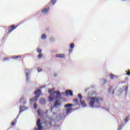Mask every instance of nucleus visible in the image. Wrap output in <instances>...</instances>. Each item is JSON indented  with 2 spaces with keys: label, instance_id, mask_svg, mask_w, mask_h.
I'll return each mask as SVG.
<instances>
[{
  "label": "nucleus",
  "instance_id": "nucleus-1",
  "mask_svg": "<svg viewBox=\"0 0 130 130\" xmlns=\"http://www.w3.org/2000/svg\"><path fill=\"white\" fill-rule=\"evenodd\" d=\"M86 100L88 101V105L91 108H98L101 105V102L103 101V99L101 97L89 96V94L86 98Z\"/></svg>",
  "mask_w": 130,
  "mask_h": 130
},
{
  "label": "nucleus",
  "instance_id": "nucleus-2",
  "mask_svg": "<svg viewBox=\"0 0 130 130\" xmlns=\"http://www.w3.org/2000/svg\"><path fill=\"white\" fill-rule=\"evenodd\" d=\"M52 88H48V92L50 94V96H49V102H52L53 100L55 99H58V98H61V94L58 90L55 91L54 92H52Z\"/></svg>",
  "mask_w": 130,
  "mask_h": 130
},
{
  "label": "nucleus",
  "instance_id": "nucleus-3",
  "mask_svg": "<svg viewBox=\"0 0 130 130\" xmlns=\"http://www.w3.org/2000/svg\"><path fill=\"white\" fill-rule=\"evenodd\" d=\"M34 94H35L36 96L33 99H30V101L32 100V101L36 102L38 98H39L40 95L42 94V92H41V90L40 89H38L34 93Z\"/></svg>",
  "mask_w": 130,
  "mask_h": 130
},
{
  "label": "nucleus",
  "instance_id": "nucleus-4",
  "mask_svg": "<svg viewBox=\"0 0 130 130\" xmlns=\"http://www.w3.org/2000/svg\"><path fill=\"white\" fill-rule=\"evenodd\" d=\"M72 106H73L72 104H67V105H64L65 108H67L66 111L67 114H70V113L72 112V110H73Z\"/></svg>",
  "mask_w": 130,
  "mask_h": 130
},
{
  "label": "nucleus",
  "instance_id": "nucleus-5",
  "mask_svg": "<svg viewBox=\"0 0 130 130\" xmlns=\"http://www.w3.org/2000/svg\"><path fill=\"white\" fill-rule=\"evenodd\" d=\"M60 105H61L60 101L58 100H56L54 105L53 106V107L51 109V111H52V109H53V107H55V108H57V107L60 106Z\"/></svg>",
  "mask_w": 130,
  "mask_h": 130
},
{
  "label": "nucleus",
  "instance_id": "nucleus-6",
  "mask_svg": "<svg viewBox=\"0 0 130 130\" xmlns=\"http://www.w3.org/2000/svg\"><path fill=\"white\" fill-rule=\"evenodd\" d=\"M22 108H23V107L22 106H20V111L19 114L17 116L16 118L13 120V122L17 123V120H18V118H19V116H20V114L24 111V110H22Z\"/></svg>",
  "mask_w": 130,
  "mask_h": 130
},
{
  "label": "nucleus",
  "instance_id": "nucleus-7",
  "mask_svg": "<svg viewBox=\"0 0 130 130\" xmlns=\"http://www.w3.org/2000/svg\"><path fill=\"white\" fill-rule=\"evenodd\" d=\"M37 125L38 126V130H42L43 127H42V125L41 123H40V119H38L37 121Z\"/></svg>",
  "mask_w": 130,
  "mask_h": 130
},
{
  "label": "nucleus",
  "instance_id": "nucleus-8",
  "mask_svg": "<svg viewBox=\"0 0 130 130\" xmlns=\"http://www.w3.org/2000/svg\"><path fill=\"white\" fill-rule=\"evenodd\" d=\"M17 27H18V25L15 26V25H12L11 26H10L9 28L11 29L8 31V33H11L13 32V31H14V30H15Z\"/></svg>",
  "mask_w": 130,
  "mask_h": 130
},
{
  "label": "nucleus",
  "instance_id": "nucleus-9",
  "mask_svg": "<svg viewBox=\"0 0 130 130\" xmlns=\"http://www.w3.org/2000/svg\"><path fill=\"white\" fill-rule=\"evenodd\" d=\"M65 93L66 97H68L69 95H70V96H73V91L71 90H66Z\"/></svg>",
  "mask_w": 130,
  "mask_h": 130
},
{
  "label": "nucleus",
  "instance_id": "nucleus-10",
  "mask_svg": "<svg viewBox=\"0 0 130 130\" xmlns=\"http://www.w3.org/2000/svg\"><path fill=\"white\" fill-rule=\"evenodd\" d=\"M46 125V126H47V125H48V124L50 125L49 127H48V128H50V127H51V126H52V121H51V119L50 121L48 120L46 122H45Z\"/></svg>",
  "mask_w": 130,
  "mask_h": 130
},
{
  "label": "nucleus",
  "instance_id": "nucleus-11",
  "mask_svg": "<svg viewBox=\"0 0 130 130\" xmlns=\"http://www.w3.org/2000/svg\"><path fill=\"white\" fill-rule=\"evenodd\" d=\"M80 102L83 107H86V106H87V105L84 101L80 100Z\"/></svg>",
  "mask_w": 130,
  "mask_h": 130
},
{
  "label": "nucleus",
  "instance_id": "nucleus-12",
  "mask_svg": "<svg viewBox=\"0 0 130 130\" xmlns=\"http://www.w3.org/2000/svg\"><path fill=\"white\" fill-rule=\"evenodd\" d=\"M56 57H60V58H63L64 57V54H58L56 55Z\"/></svg>",
  "mask_w": 130,
  "mask_h": 130
},
{
  "label": "nucleus",
  "instance_id": "nucleus-13",
  "mask_svg": "<svg viewBox=\"0 0 130 130\" xmlns=\"http://www.w3.org/2000/svg\"><path fill=\"white\" fill-rule=\"evenodd\" d=\"M48 11H49V7L47 8L44 9L42 11V12L45 13H48Z\"/></svg>",
  "mask_w": 130,
  "mask_h": 130
},
{
  "label": "nucleus",
  "instance_id": "nucleus-14",
  "mask_svg": "<svg viewBox=\"0 0 130 130\" xmlns=\"http://www.w3.org/2000/svg\"><path fill=\"white\" fill-rule=\"evenodd\" d=\"M45 99H41L40 101V104H41L42 105H43V104H45Z\"/></svg>",
  "mask_w": 130,
  "mask_h": 130
},
{
  "label": "nucleus",
  "instance_id": "nucleus-15",
  "mask_svg": "<svg viewBox=\"0 0 130 130\" xmlns=\"http://www.w3.org/2000/svg\"><path fill=\"white\" fill-rule=\"evenodd\" d=\"M74 47H75V44H74V43H72L70 45V48L72 49L71 50H70V52H72V51H73V48H74Z\"/></svg>",
  "mask_w": 130,
  "mask_h": 130
},
{
  "label": "nucleus",
  "instance_id": "nucleus-16",
  "mask_svg": "<svg viewBox=\"0 0 130 130\" xmlns=\"http://www.w3.org/2000/svg\"><path fill=\"white\" fill-rule=\"evenodd\" d=\"M25 72L26 74V77H27V80H28V74L30 73V70L28 69H25Z\"/></svg>",
  "mask_w": 130,
  "mask_h": 130
},
{
  "label": "nucleus",
  "instance_id": "nucleus-17",
  "mask_svg": "<svg viewBox=\"0 0 130 130\" xmlns=\"http://www.w3.org/2000/svg\"><path fill=\"white\" fill-rule=\"evenodd\" d=\"M30 102H32V101H34L35 102V104H34V108L35 109H36V108H37V105L36 104V102H35V101H33V100H30Z\"/></svg>",
  "mask_w": 130,
  "mask_h": 130
},
{
  "label": "nucleus",
  "instance_id": "nucleus-18",
  "mask_svg": "<svg viewBox=\"0 0 130 130\" xmlns=\"http://www.w3.org/2000/svg\"><path fill=\"white\" fill-rule=\"evenodd\" d=\"M56 0H51L50 4H51L52 3V5H54L56 4Z\"/></svg>",
  "mask_w": 130,
  "mask_h": 130
},
{
  "label": "nucleus",
  "instance_id": "nucleus-19",
  "mask_svg": "<svg viewBox=\"0 0 130 130\" xmlns=\"http://www.w3.org/2000/svg\"><path fill=\"white\" fill-rule=\"evenodd\" d=\"M41 39H46V35H45V34L42 35Z\"/></svg>",
  "mask_w": 130,
  "mask_h": 130
},
{
  "label": "nucleus",
  "instance_id": "nucleus-20",
  "mask_svg": "<svg viewBox=\"0 0 130 130\" xmlns=\"http://www.w3.org/2000/svg\"><path fill=\"white\" fill-rule=\"evenodd\" d=\"M37 51L38 52V53H41V52H42V50H41V49L40 48H37Z\"/></svg>",
  "mask_w": 130,
  "mask_h": 130
},
{
  "label": "nucleus",
  "instance_id": "nucleus-21",
  "mask_svg": "<svg viewBox=\"0 0 130 130\" xmlns=\"http://www.w3.org/2000/svg\"><path fill=\"white\" fill-rule=\"evenodd\" d=\"M79 98L80 99V100H82L83 99V96H82V94L81 93H79L78 95Z\"/></svg>",
  "mask_w": 130,
  "mask_h": 130
},
{
  "label": "nucleus",
  "instance_id": "nucleus-22",
  "mask_svg": "<svg viewBox=\"0 0 130 130\" xmlns=\"http://www.w3.org/2000/svg\"><path fill=\"white\" fill-rule=\"evenodd\" d=\"M110 78L111 79H114V77H115V76L113 74H111L110 75Z\"/></svg>",
  "mask_w": 130,
  "mask_h": 130
},
{
  "label": "nucleus",
  "instance_id": "nucleus-23",
  "mask_svg": "<svg viewBox=\"0 0 130 130\" xmlns=\"http://www.w3.org/2000/svg\"><path fill=\"white\" fill-rule=\"evenodd\" d=\"M37 71L38 73H40L41 72H42V69L39 67L37 68Z\"/></svg>",
  "mask_w": 130,
  "mask_h": 130
},
{
  "label": "nucleus",
  "instance_id": "nucleus-24",
  "mask_svg": "<svg viewBox=\"0 0 130 130\" xmlns=\"http://www.w3.org/2000/svg\"><path fill=\"white\" fill-rule=\"evenodd\" d=\"M73 101H74L75 102H76L77 104H78L79 103V100L77 98L74 99L73 100Z\"/></svg>",
  "mask_w": 130,
  "mask_h": 130
},
{
  "label": "nucleus",
  "instance_id": "nucleus-25",
  "mask_svg": "<svg viewBox=\"0 0 130 130\" xmlns=\"http://www.w3.org/2000/svg\"><path fill=\"white\" fill-rule=\"evenodd\" d=\"M42 56H43V54H42V53H40L38 55V58H42Z\"/></svg>",
  "mask_w": 130,
  "mask_h": 130
},
{
  "label": "nucleus",
  "instance_id": "nucleus-26",
  "mask_svg": "<svg viewBox=\"0 0 130 130\" xmlns=\"http://www.w3.org/2000/svg\"><path fill=\"white\" fill-rule=\"evenodd\" d=\"M21 56H15V57H14L13 58L14 59H17V58H21Z\"/></svg>",
  "mask_w": 130,
  "mask_h": 130
},
{
  "label": "nucleus",
  "instance_id": "nucleus-27",
  "mask_svg": "<svg viewBox=\"0 0 130 130\" xmlns=\"http://www.w3.org/2000/svg\"><path fill=\"white\" fill-rule=\"evenodd\" d=\"M125 121L126 122H127L128 121V116H127V117H125Z\"/></svg>",
  "mask_w": 130,
  "mask_h": 130
},
{
  "label": "nucleus",
  "instance_id": "nucleus-28",
  "mask_svg": "<svg viewBox=\"0 0 130 130\" xmlns=\"http://www.w3.org/2000/svg\"><path fill=\"white\" fill-rule=\"evenodd\" d=\"M128 88V87L127 86H126L125 87V92H126V94L127 93V89Z\"/></svg>",
  "mask_w": 130,
  "mask_h": 130
},
{
  "label": "nucleus",
  "instance_id": "nucleus-29",
  "mask_svg": "<svg viewBox=\"0 0 130 130\" xmlns=\"http://www.w3.org/2000/svg\"><path fill=\"white\" fill-rule=\"evenodd\" d=\"M15 122H12V123H11V125H12V126H14V125H15Z\"/></svg>",
  "mask_w": 130,
  "mask_h": 130
},
{
  "label": "nucleus",
  "instance_id": "nucleus-30",
  "mask_svg": "<svg viewBox=\"0 0 130 130\" xmlns=\"http://www.w3.org/2000/svg\"><path fill=\"white\" fill-rule=\"evenodd\" d=\"M8 59H9V58H4V59H3V60H8Z\"/></svg>",
  "mask_w": 130,
  "mask_h": 130
},
{
  "label": "nucleus",
  "instance_id": "nucleus-31",
  "mask_svg": "<svg viewBox=\"0 0 130 130\" xmlns=\"http://www.w3.org/2000/svg\"><path fill=\"white\" fill-rule=\"evenodd\" d=\"M24 100V98H22L20 100V103H21V102H22V101Z\"/></svg>",
  "mask_w": 130,
  "mask_h": 130
},
{
  "label": "nucleus",
  "instance_id": "nucleus-32",
  "mask_svg": "<svg viewBox=\"0 0 130 130\" xmlns=\"http://www.w3.org/2000/svg\"><path fill=\"white\" fill-rule=\"evenodd\" d=\"M112 89V87H110L109 89V92H110V91H111Z\"/></svg>",
  "mask_w": 130,
  "mask_h": 130
},
{
  "label": "nucleus",
  "instance_id": "nucleus-33",
  "mask_svg": "<svg viewBox=\"0 0 130 130\" xmlns=\"http://www.w3.org/2000/svg\"><path fill=\"white\" fill-rule=\"evenodd\" d=\"M127 76H130V72H127Z\"/></svg>",
  "mask_w": 130,
  "mask_h": 130
},
{
  "label": "nucleus",
  "instance_id": "nucleus-34",
  "mask_svg": "<svg viewBox=\"0 0 130 130\" xmlns=\"http://www.w3.org/2000/svg\"><path fill=\"white\" fill-rule=\"evenodd\" d=\"M22 104H24V105L26 104V100H25L24 102H22Z\"/></svg>",
  "mask_w": 130,
  "mask_h": 130
},
{
  "label": "nucleus",
  "instance_id": "nucleus-35",
  "mask_svg": "<svg viewBox=\"0 0 130 130\" xmlns=\"http://www.w3.org/2000/svg\"><path fill=\"white\" fill-rule=\"evenodd\" d=\"M52 90H53V91L55 90V88H53V89H52Z\"/></svg>",
  "mask_w": 130,
  "mask_h": 130
},
{
  "label": "nucleus",
  "instance_id": "nucleus-36",
  "mask_svg": "<svg viewBox=\"0 0 130 130\" xmlns=\"http://www.w3.org/2000/svg\"><path fill=\"white\" fill-rule=\"evenodd\" d=\"M38 115H39V111L38 110Z\"/></svg>",
  "mask_w": 130,
  "mask_h": 130
},
{
  "label": "nucleus",
  "instance_id": "nucleus-37",
  "mask_svg": "<svg viewBox=\"0 0 130 130\" xmlns=\"http://www.w3.org/2000/svg\"><path fill=\"white\" fill-rule=\"evenodd\" d=\"M53 114H55V113H53Z\"/></svg>",
  "mask_w": 130,
  "mask_h": 130
},
{
  "label": "nucleus",
  "instance_id": "nucleus-38",
  "mask_svg": "<svg viewBox=\"0 0 130 130\" xmlns=\"http://www.w3.org/2000/svg\"><path fill=\"white\" fill-rule=\"evenodd\" d=\"M122 1H123V2H124V1H125V0H122Z\"/></svg>",
  "mask_w": 130,
  "mask_h": 130
}]
</instances>
